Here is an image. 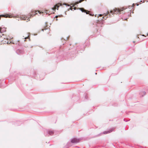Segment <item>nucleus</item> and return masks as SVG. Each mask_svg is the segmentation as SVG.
Here are the masks:
<instances>
[{"label": "nucleus", "mask_w": 148, "mask_h": 148, "mask_svg": "<svg viewBox=\"0 0 148 148\" xmlns=\"http://www.w3.org/2000/svg\"><path fill=\"white\" fill-rule=\"evenodd\" d=\"M125 9L124 8H115L113 9V10L110 11V12L113 14V13L115 12L116 14H120L121 13V12L124 11Z\"/></svg>", "instance_id": "obj_1"}, {"label": "nucleus", "mask_w": 148, "mask_h": 148, "mask_svg": "<svg viewBox=\"0 0 148 148\" xmlns=\"http://www.w3.org/2000/svg\"><path fill=\"white\" fill-rule=\"evenodd\" d=\"M38 12L39 14H41L42 12H40L39 11H36L32 10L31 11V12L29 14V16L30 17L33 16L36 14H37Z\"/></svg>", "instance_id": "obj_2"}, {"label": "nucleus", "mask_w": 148, "mask_h": 148, "mask_svg": "<svg viewBox=\"0 0 148 148\" xmlns=\"http://www.w3.org/2000/svg\"><path fill=\"white\" fill-rule=\"evenodd\" d=\"M79 9L82 12H84L86 13V14H89L90 16H94V14H92L89 13L90 12V11L85 10L83 8H80Z\"/></svg>", "instance_id": "obj_3"}, {"label": "nucleus", "mask_w": 148, "mask_h": 148, "mask_svg": "<svg viewBox=\"0 0 148 148\" xmlns=\"http://www.w3.org/2000/svg\"><path fill=\"white\" fill-rule=\"evenodd\" d=\"M21 20L24 21H26L27 22L29 21V18L25 16V15H23L21 17Z\"/></svg>", "instance_id": "obj_4"}, {"label": "nucleus", "mask_w": 148, "mask_h": 148, "mask_svg": "<svg viewBox=\"0 0 148 148\" xmlns=\"http://www.w3.org/2000/svg\"><path fill=\"white\" fill-rule=\"evenodd\" d=\"M62 4L61 3H58L55 5L54 7L52 8L53 10H55L56 9H58V7L60 5H61Z\"/></svg>", "instance_id": "obj_5"}, {"label": "nucleus", "mask_w": 148, "mask_h": 148, "mask_svg": "<svg viewBox=\"0 0 148 148\" xmlns=\"http://www.w3.org/2000/svg\"><path fill=\"white\" fill-rule=\"evenodd\" d=\"M79 140L76 138H73L71 140V142L72 143H74L79 142Z\"/></svg>", "instance_id": "obj_6"}, {"label": "nucleus", "mask_w": 148, "mask_h": 148, "mask_svg": "<svg viewBox=\"0 0 148 148\" xmlns=\"http://www.w3.org/2000/svg\"><path fill=\"white\" fill-rule=\"evenodd\" d=\"M76 8V7H74V8H72V7H71V8H70V9L71 10H75Z\"/></svg>", "instance_id": "obj_7"}, {"label": "nucleus", "mask_w": 148, "mask_h": 148, "mask_svg": "<svg viewBox=\"0 0 148 148\" xmlns=\"http://www.w3.org/2000/svg\"><path fill=\"white\" fill-rule=\"evenodd\" d=\"M58 17H62V16L61 15H59V16H56L55 17L56 18H57Z\"/></svg>", "instance_id": "obj_8"}, {"label": "nucleus", "mask_w": 148, "mask_h": 148, "mask_svg": "<svg viewBox=\"0 0 148 148\" xmlns=\"http://www.w3.org/2000/svg\"><path fill=\"white\" fill-rule=\"evenodd\" d=\"M109 12L108 11L107 13L106 14H105V16L107 15V14H109Z\"/></svg>", "instance_id": "obj_9"}, {"label": "nucleus", "mask_w": 148, "mask_h": 148, "mask_svg": "<svg viewBox=\"0 0 148 148\" xmlns=\"http://www.w3.org/2000/svg\"><path fill=\"white\" fill-rule=\"evenodd\" d=\"M46 29H47V28H44V29H42V31H44V30H46Z\"/></svg>", "instance_id": "obj_10"}, {"label": "nucleus", "mask_w": 148, "mask_h": 148, "mask_svg": "<svg viewBox=\"0 0 148 148\" xmlns=\"http://www.w3.org/2000/svg\"><path fill=\"white\" fill-rule=\"evenodd\" d=\"M29 37V36H28L27 37H25V39H27V38H28Z\"/></svg>", "instance_id": "obj_11"}, {"label": "nucleus", "mask_w": 148, "mask_h": 148, "mask_svg": "<svg viewBox=\"0 0 148 148\" xmlns=\"http://www.w3.org/2000/svg\"><path fill=\"white\" fill-rule=\"evenodd\" d=\"M1 28L0 27V32L1 33Z\"/></svg>", "instance_id": "obj_12"}, {"label": "nucleus", "mask_w": 148, "mask_h": 148, "mask_svg": "<svg viewBox=\"0 0 148 148\" xmlns=\"http://www.w3.org/2000/svg\"><path fill=\"white\" fill-rule=\"evenodd\" d=\"M99 15L100 16H102V14H100Z\"/></svg>", "instance_id": "obj_13"}, {"label": "nucleus", "mask_w": 148, "mask_h": 148, "mask_svg": "<svg viewBox=\"0 0 148 148\" xmlns=\"http://www.w3.org/2000/svg\"><path fill=\"white\" fill-rule=\"evenodd\" d=\"M107 132H104V134H107Z\"/></svg>", "instance_id": "obj_14"}, {"label": "nucleus", "mask_w": 148, "mask_h": 148, "mask_svg": "<svg viewBox=\"0 0 148 148\" xmlns=\"http://www.w3.org/2000/svg\"><path fill=\"white\" fill-rule=\"evenodd\" d=\"M139 38V37H137V38H137V39H138V38Z\"/></svg>", "instance_id": "obj_15"}, {"label": "nucleus", "mask_w": 148, "mask_h": 148, "mask_svg": "<svg viewBox=\"0 0 148 148\" xmlns=\"http://www.w3.org/2000/svg\"><path fill=\"white\" fill-rule=\"evenodd\" d=\"M133 42L134 43H135V41H134Z\"/></svg>", "instance_id": "obj_16"}, {"label": "nucleus", "mask_w": 148, "mask_h": 148, "mask_svg": "<svg viewBox=\"0 0 148 148\" xmlns=\"http://www.w3.org/2000/svg\"><path fill=\"white\" fill-rule=\"evenodd\" d=\"M142 36H145L144 35H142Z\"/></svg>", "instance_id": "obj_17"}, {"label": "nucleus", "mask_w": 148, "mask_h": 148, "mask_svg": "<svg viewBox=\"0 0 148 148\" xmlns=\"http://www.w3.org/2000/svg\"><path fill=\"white\" fill-rule=\"evenodd\" d=\"M57 20H58V19H56V21H57Z\"/></svg>", "instance_id": "obj_18"}]
</instances>
